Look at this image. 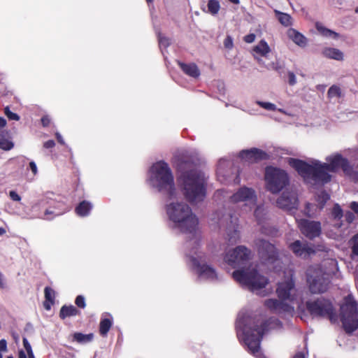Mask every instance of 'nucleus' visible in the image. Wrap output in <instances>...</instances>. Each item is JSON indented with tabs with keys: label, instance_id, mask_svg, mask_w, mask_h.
Returning a JSON list of instances; mask_svg holds the SVG:
<instances>
[{
	"label": "nucleus",
	"instance_id": "obj_1",
	"mask_svg": "<svg viewBox=\"0 0 358 358\" xmlns=\"http://www.w3.org/2000/svg\"><path fill=\"white\" fill-rule=\"evenodd\" d=\"M326 162L310 159L308 162L289 158L288 164L293 167L303 179L309 183L324 185L331 181V173H337L340 169L358 182V173L353 171L348 159L339 152L327 155Z\"/></svg>",
	"mask_w": 358,
	"mask_h": 358
},
{
	"label": "nucleus",
	"instance_id": "obj_2",
	"mask_svg": "<svg viewBox=\"0 0 358 358\" xmlns=\"http://www.w3.org/2000/svg\"><path fill=\"white\" fill-rule=\"evenodd\" d=\"M178 192L167 195L165 213L169 227L180 233L192 237L188 242L201 238L199 218L189 204L178 197Z\"/></svg>",
	"mask_w": 358,
	"mask_h": 358
},
{
	"label": "nucleus",
	"instance_id": "obj_3",
	"mask_svg": "<svg viewBox=\"0 0 358 358\" xmlns=\"http://www.w3.org/2000/svg\"><path fill=\"white\" fill-rule=\"evenodd\" d=\"M284 279L278 283L276 293L281 300L269 299L265 301V306L273 313L292 312L294 306L303 310L301 301L299 293L295 288L293 281V272L292 270L283 271Z\"/></svg>",
	"mask_w": 358,
	"mask_h": 358
},
{
	"label": "nucleus",
	"instance_id": "obj_4",
	"mask_svg": "<svg viewBox=\"0 0 358 358\" xmlns=\"http://www.w3.org/2000/svg\"><path fill=\"white\" fill-rule=\"evenodd\" d=\"M187 264L201 280L214 282L218 279L215 268L207 262L208 254L201 248V238L187 243Z\"/></svg>",
	"mask_w": 358,
	"mask_h": 358
},
{
	"label": "nucleus",
	"instance_id": "obj_5",
	"mask_svg": "<svg viewBox=\"0 0 358 358\" xmlns=\"http://www.w3.org/2000/svg\"><path fill=\"white\" fill-rule=\"evenodd\" d=\"M251 326V319L248 317L238 315L236 322L237 334L248 347V352L256 358H266L260 348V339L264 331L267 330V324L259 329H254Z\"/></svg>",
	"mask_w": 358,
	"mask_h": 358
},
{
	"label": "nucleus",
	"instance_id": "obj_6",
	"mask_svg": "<svg viewBox=\"0 0 358 358\" xmlns=\"http://www.w3.org/2000/svg\"><path fill=\"white\" fill-rule=\"evenodd\" d=\"M148 183L153 189L167 195H173L178 191L174 178L169 164L164 161L154 163L150 168Z\"/></svg>",
	"mask_w": 358,
	"mask_h": 358
},
{
	"label": "nucleus",
	"instance_id": "obj_7",
	"mask_svg": "<svg viewBox=\"0 0 358 358\" xmlns=\"http://www.w3.org/2000/svg\"><path fill=\"white\" fill-rule=\"evenodd\" d=\"M206 179V174L199 170H192L180 177L183 194L189 202L197 203L205 199Z\"/></svg>",
	"mask_w": 358,
	"mask_h": 358
},
{
	"label": "nucleus",
	"instance_id": "obj_8",
	"mask_svg": "<svg viewBox=\"0 0 358 358\" xmlns=\"http://www.w3.org/2000/svg\"><path fill=\"white\" fill-rule=\"evenodd\" d=\"M325 270L322 271L319 265L313 266L307 270V282L312 293L324 292L327 289L329 278L338 271L337 262L329 259L324 262Z\"/></svg>",
	"mask_w": 358,
	"mask_h": 358
},
{
	"label": "nucleus",
	"instance_id": "obj_9",
	"mask_svg": "<svg viewBox=\"0 0 358 358\" xmlns=\"http://www.w3.org/2000/svg\"><path fill=\"white\" fill-rule=\"evenodd\" d=\"M234 278L253 293L264 296L271 291L267 288L268 279L255 266L250 265L247 269L237 270L233 273Z\"/></svg>",
	"mask_w": 358,
	"mask_h": 358
},
{
	"label": "nucleus",
	"instance_id": "obj_10",
	"mask_svg": "<svg viewBox=\"0 0 358 358\" xmlns=\"http://www.w3.org/2000/svg\"><path fill=\"white\" fill-rule=\"evenodd\" d=\"M257 196L255 191L248 187L239 188L234 194L230 196L231 203L238 204L245 208V210H250L255 208V216L258 222L260 223L262 215H264V208L257 206Z\"/></svg>",
	"mask_w": 358,
	"mask_h": 358
},
{
	"label": "nucleus",
	"instance_id": "obj_11",
	"mask_svg": "<svg viewBox=\"0 0 358 358\" xmlns=\"http://www.w3.org/2000/svg\"><path fill=\"white\" fill-rule=\"evenodd\" d=\"M340 315L346 332L351 333L358 328L357 304L351 296L344 299L341 306Z\"/></svg>",
	"mask_w": 358,
	"mask_h": 358
},
{
	"label": "nucleus",
	"instance_id": "obj_12",
	"mask_svg": "<svg viewBox=\"0 0 358 358\" xmlns=\"http://www.w3.org/2000/svg\"><path fill=\"white\" fill-rule=\"evenodd\" d=\"M266 189L275 194L282 190L289 182L287 173L282 169L267 167L265 171Z\"/></svg>",
	"mask_w": 358,
	"mask_h": 358
},
{
	"label": "nucleus",
	"instance_id": "obj_13",
	"mask_svg": "<svg viewBox=\"0 0 358 358\" xmlns=\"http://www.w3.org/2000/svg\"><path fill=\"white\" fill-rule=\"evenodd\" d=\"M256 245L262 264L269 269H276L280 266L281 262L278 259L275 247L272 244L264 240H259Z\"/></svg>",
	"mask_w": 358,
	"mask_h": 358
},
{
	"label": "nucleus",
	"instance_id": "obj_14",
	"mask_svg": "<svg viewBox=\"0 0 358 358\" xmlns=\"http://www.w3.org/2000/svg\"><path fill=\"white\" fill-rule=\"evenodd\" d=\"M251 257V252L246 247L241 245L236 248L229 250L225 255L224 259L231 266L236 268L240 267L241 270L247 269Z\"/></svg>",
	"mask_w": 358,
	"mask_h": 358
},
{
	"label": "nucleus",
	"instance_id": "obj_15",
	"mask_svg": "<svg viewBox=\"0 0 358 358\" xmlns=\"http://www.w3.org/2000/svg\"><path fill=\"white\" fill-rule=\"evenodd\" d=\"M210 220L213 224L227 228V235L229 242L234 243L237 241L238 238V230L236 224L233 223L230 215L221 211L216 212L211 215Z\"/></svg>",
	"mask_w": 358,
	"mask_h": 358
},
{
	"label": "nucleus",
	"instance_id": "obj_16",
	"mask_svg": "<svg viewBox=\"0 0 358 358\" xmlns=\"http://www.w3.org/2000/svg\"><path fill=\"white\" fill-rule=\"evenodd\" d=\"M48 204L49 206L45 210L44 218L46 220H52L56 216L63 215L69 211V207L62 201H57L55 200H49L44 198L40 200L37 203L32 206L34 208L36 205Z\"/></svg>",
	"mask_w": 358,
	"mask_h": 358
},
{
	"label": "nucleus",
	"instance_id": "obj_17",
	"mask_svg": "<svg viewBox=\"0 0 358 358\" xmlns=\"http://www.w3.org/2000/svg\"><path fill=\"white\" fill-rule=\"evenodd\" d=\"M307 309L313 316H329L334 321L331 303L325 299H318L313 302H307Z\"/></svg>",
	"mask_w": 358,
	"mask_h": 358
},
{
	"label": "nucleus",
	"instance_id": "obj_18",
	"mask_svg": "<svg viewBox=\"0 0 358 358\" xmlns=\"http://www.w3.org/2000/svg\"><path fill=\"white\" fill-rule=\"evenodd\" d=\"M277 206L287 211L296 209L298 206L296 193L292 190H286L282 192L276 201Z\"/></svg>",
	"mask_w": 358,
	"mask_h": 358
},
{
	"label": "nucleus",
	"instance_id": "obj_19",
	"mask_svg": "<svg viewBox=\"0 0 358 358\" xmlns=\"http://www.w3.org/2000/svg\"><path fill=\"white\" fill-rule=\"evenodd\" d=\"M298 226L301 233L310 239L319 236L321 233L319 222L301 220L298 222Z\"/></svg>",
	"mask_w": 358,
	"mask_h": 358
},
{
	"label": "nucleus",
	"instance_id": "obj_20",
	"mask_svg": "<svg viewBox=\"0 0 358 358\" xmlns=\"http://www.w3.org/2000/svg\"><path fill=\"white\" fill-rule=\"evenodd\" d=\"M290 250L298 257L306 258L316 250H323L324 247L320 245L317 249H313L311 246L301 243L300 241H296L289 246Z\"/></svg>",
	"mask_w": 358,
	"mask_h": 358
},
{
	"label": "nucleus",
	"instance_id": "obj_21",
	"mask_svg": "<svg viewBox=\"0 0 358 358\" xmlns=\"http://www.w3.org/2000/svg\"><path fill=\"white\" fill-rule=\"evenodd\" d=\"M271 53V48L265 40H261L252 48V54L260 64H264L263 58L268 59Z\"/></svg>",
	"mask_w": 358,
	"mask_h": 358
},
{
	"label": "nucleus",
	"instance_id": "obj_22",
	"mask_svg": "<svg viewBox=\"0 0 358 358\" xmlns=\"http://www.w3.org/2000/svg\"><path fill=\"white\" fill-rule=\"evenodd\" d=\"M240 157L245 162L253 163L259 160L265 159L268 155L257 148L243 150L240 152Z\"/></svg>",
	"mask_w": 358,
	"mask_h": 358
},
{
	"label": "nucleus",
	"instance_id": "obj_23",
	"mask_svg": "<svg viewBox=\"0 0 358 358\" xmlns=\"http://www.w3.org/2000/svg\"><path fill=\"white\" fill-rule=\"evenodd\" d=\"M329 199V196L328 194L324 192H320V194L317 196L318 206H315L312 203L307 204L305 209V214L308 217L314 216L317 213V208L322 209L324 207L325 202Z\"/></svg>",
	"mask_w": 358,
	"mask_h": 358
},
{
	"label": "nucleus",
	"instance_id": "obj_24",
	"mask_svg": "<svg viewBox=\"0 0 358 358\" xmlns=\"http://www.w3.org/2000/svg\"><path fill=\"white\" fill-rule=\"evenodd\" d=\"M286 34L289 40L301 48H306L308 44V39L296 29H288Z\"/></svg>",
	"mask_w": 358,
	"mask_h": 358
},
{
	"label": "nucleus",
	"instance_id": "obj_25",
	"mask_svg": "<svg viewBox=\"0 0 358 358\" xmlns=\"http://www.w3.org/2000/svg\"><path fill=\"white\" fill-rule=\"evenodd\" d=\"M322 54L327 59H334L338 62H342L345 58V55L343 51L332 47H326L323 48Z\"/></svg>",
	"mask_w": 358,
	"mask_h": 358
},
{
	"label": "nucleus",
	"instance_id": "obj_26",
	"mask_svg": "<svg viewBox=\"0 0 358 358\" xmlns=\"http://www.w3.org/2000/svg\"><path fill=\"white\" fill-rule=\"evenodd\" d=\"M113 324V317L110 314L105 313L102 315L99 324V333L106 336Z\"/></svg>",
	"mask_w": 358,
	"mask_h": 358
},
{
	"label": "nucleus",
	"instance_id": "obj_27",
	"mask_svg": "<svg viewBox=\"0 0 358 358\" xmlns=\"http://www.w3.org/2000/svg\"><path fill=\"white\" fill-rule=\"evenodd\" d=\"M315 27L319 34L325 38L334 41H338L342 38L340 34L325 27L321 23H316Z\"/></svg>",
	"mask_w": 358,
	"mask_h": 358
},
{
	"label": "nucleus",
	"instance_id": "obj_28",
	"mask_svg": "<svg viewBox=\"0 0 358 358\" xmlns=\"http://www.w3.org/2000/svg\"><path fill=\"white\" fill-rule=\"evenodd\" d=\"M178 64L180 69L186 75L193 78H198L200 76V70L195 64H185L182 62H178Z\"/></svg>",
	"mask_w": 358,
	"mask_h": 358
},
{
	"label": "nucleus",
	"instance_id": "obj_29",
	"mask_svg": "<svg viewBox=\"0 0 358 358\" xmlns=\"http://www.w3.org/2000/svg\"><path fill=\"white\" fill-rule=\"evenodd\" d=\"M274 13L278 20L282 25L285 27H289L293 24L294 20L290 15L280 12L278 10H274Z\"/></svg>",
	"mask_w": 358,
	"mask_h": 358
},
{
	"label": "nucleus",
	"instance_id": "obj_30",
	"mask_svg": "<svg viewBox=\"0 0 358 358\" xmlns=\"http://www.w3.org/2000/svg\"><path fill=\"white\" fill-rule=\"evenodd\" d=\"M92 208V204L89 201H83L76 208V213L80 217L87 216Z\"/></svg>",
	"mask_w": 358,
	"mask_h": 358
},
{
	"label": "nucleus",
	"instance_id": "obj_31",
	"mask_svg": "<svg viewBox=\"0 0 358 358\" xmlns=\"http://www.w3.org/2000/svg\"><path fill=\"white\" fill-rule=\"evenodd\" d=\"M230 165V162L224 159L219 160L217 169V176L220 182H224L225 178V168Z\"/></svg>",
	"mask_w": 358,
	"mask_h": 358
},
{
	"label": "nucleus",
	"instance_id": "obj_32",
	"mask_svg": "<svg viewBox=\"0 0 358 358\" xmlns=\"http://www.w3.org/2000/svg\"><path fill=\"white\" fill-rule=\"evenodd\" d=\"M78 313L79 311L73 306H64L60 310L59 315L64 319L66 317L75 316Z\"/></svg>",
	"mask_w": 358,
	"mask_h": 358
},
{
	"label": "nucleus",
	"instance_id": "obj_33",
	"mask_svg": "<svg viewBox=\"0 0 358 358\" xmlns=\"http://www.w3.org/2000/svg\"><path fill=\"white\" fill-rule=\"evenodd\" d=\"M73 340L79 343L85 344L91 342L94 338L93 334H83L81 333H75L73 336Z\"/></svg>",
	"mask_w": 358,
	"mask_h": 358
},
{
	"label": "nucleus",
	"instance_id": "obj_34",
	"mask_svg": "<svg viewBox=\"0 0 358 358\" xmlns=\"http://www.w3.org/2000/svg\"><path fill=\"white\" fill-rule=\"evenodd\" d=\"M208 13L213 15H217L220 9V3L218 0H209L207 4Z\"/></svg>",
	"mask_w": 358,
	"mask_h": 358
},
{
	"label": "nucleus",
	"instance_id": "obj_35",
	"mask_svg": "<svg viewBox=\"0 0 358 358\" xmlns=\"http://www.w3.org/2000/svg\"><path fill=\"white\" fill-rule=\"evenodd\" d=\"M14 147V144L12 141L4 138L3 136L0 134V148L3 150H10Z\"/></svg>",
	"mask_w": 358,
	"mask_h": 358
},
{
	"label": "nucleus",
	"instance_id": "obj_36",
	"mask_svg": "<svg viewBox=\"0 0 358 358\" xmlns=\"http://www.w3.org/2000/svg\"><path fill=\"white\" fill-rule=\"evenodd\" d=\"M341 94V90L338 86L333 85L328 90V96L330 98L340 97Z\"/></svg>",
	"mask_w": 358,
	"mask_h": 358
},
{
	"label": "nucleus",
	"instance_id": "obj_37",
	"mask_svg": "<svg viewBox=\"0 0 358 358\" xmlns=\"http://www.w3.org/2000/svg\"><path fill=\"white\" fill-rule=\"evenodd\" d=\"M45 300L49 301L50 303H54L55 298V292L50 287H45Z\"/></svg>",
	"mask_w": 358,
	"mask_h": 358
},
{
	"label": "nucleus",
	"instance_id": "obj_38",
	"mask_svg": "<svg viewBox=\"0 0 358 358\" xmlns=\"http://www.w3.org/2000/svg\"><path fill=\"white\" fill-rule=\"evenodd\" d=\"M23 345L26 351L28 358H35L31 346L26 338H23Z\"/></svg>",
	"mask_w": 358,
	"mask_h": 358
},
{
	"label": "nucleus",
	"instance_id": "obj_39",
	"mask_svg": "<svg viewBox=\"0 0 358 358\" xmlns=\"http://www.w3.org/2000/svg\"><path fill=\"white\" fill-rule=\"evenodd\" d=\"M257 103L261 106L262 108L267 110H276L277 107L275 104L270 103V102H264V101H257Z\"/></svg>",
	"mask_w": 358,
	"mask_h": 358
},
{
	"label": "nucleus",
	"instance_id": "obj_40",
	"mask_svg": "<svg viewBox=\"0 0 358 358\" xmlns=\"http://www.w3.org/2000/svg\"><path fill=\"white\" fill-rule=\"evenodd\" d=\"M4 113L10 120L18 121L20 120V116L17 114L11 112L8 106H6L4 108Z\"/></svg>",
	"mask_w": 358,
	"mask_h": 358
},
{
	"label": "nucleus",
	"instance_id": "obj_41",
	"mask_svg": "<svg viewBox=\"0 0 358 358\" xmlns=\"http://www.w3.org/2000/svg\"><path fill=\"white\" fill-rule=\"evenodd\" d=\"M332 216L334 219H340L343 216V211L338 205H335L332 210Z\"/></svg>",
	"mask_w": 358,
	"mask_h": 358
},
{
	"label": "nucleus",
	"instance_id": "obj_42",
	"mask_svg": "<svg viewBox=\"0 0 358 358\" xmlns=\"http://www.w3.org/2000/svg\"><path fill=\"white\" fill-rule=\"evenodd\" d=\"M10 199L16 202H20L22 200L21 196L15 190H10L8 193Z\"/></svg>",
	"mask_w": 358,
	"mask_h": 358
},
{
	"label": "nucleus",
	"instance_id": "obj_43",
	"mask_svg": "<svg viewBox=\"0 0 358 358\" xmlns=\"http://www.w3.org/2000/svg\"><path fill=\"white\" fill-rule=\"evenodd\" d=\"M352 249L355 255H358V234L352 240Z\"/></svg>",
	"mask_w": 358,
	"mask_h": 358
},
{
	"label": "nucleus",
	"instance_id": "obj_44",
	"mask_svg": "<svg viewBox=\"0 0 358 358\" xmlns=\"http://www.w3.org/2000/svg\"><path fill=\"white\" fill-rule=\"evenodd\" d=\"M159 43L161 48H166L169 45V40L165 36H160L159 37Z\"/></svg>",
	"mask_w": 358,
	"mask_h": 358
},
{
	"label": "nucleus",
	"instance_id": "obj_45",
	"mask_svg": "<svg viewBox=\"0 0 358 358\" xmlns=\"http://www.w3.org/2000/svg\"><path fill=\"white\" fill-rule=\"evenodd\" d=\"M75 302L78 307L82 308H84L86 306L85 298L81 295H79L76 297Z\"/></svg>",
	"mask_w": 358,
	"mask_h": 358
},
{
	"label": "nucleus",
	"instance_id": "obj_46",
	"mask_svg": "<svg viewBox=\"0 0 358 358\" xmlns=\"http://www.w3.org/2000/svg\"><path fill=\"white\" fill-rule=\"evenodd\" d=\"M224 46L227 49L233 48V40L230 36H227L224 41Z\"/></svg>",
	"mask_w": 358,
	"mask_h": 358
},
{
	"label": "nucleus",
	"instance_id": "obj_47",
	"mask_svg": "<svg viewBox=\"0 0 358 358\" xmlns=\"http://www.w3.org/2000/svg\"><path fill=\"white\" fill-rule=\"evenodd\" d=\"M266 68L269 70L271 69V70L278 71L279 69H281V66L279 64V62H273V63H271V64L266 65Z\"/></svg>",
	"mask_w": 358,
	"mask_h": 358
},
{
	"label": "nucleus",
	"instance_id": "obj_48",
	"mask_svg": "<svg viewBox=\"0 0 358 358\" xmlns=\"http://www.w3.org/2000/svg\"><path fill=\"white\" fill-rule=\"evenodd\" d=\"M288 83L290 85H294L296 83V78L293 72H288Z\"/></svg>",
	"mask_w": 358,
	"mask_h": 358
},
{
	"label": "nucleus",
	"instance_id": "obj_49",
	"mask_svg": "<svg viewBox=\"0 0 358 358\" xmlns=\"http://www.w3.org/2000/svg\"><path fill=\"white\" fill-rule=\"evenodd\" d=\"M255 35L254 34H250L244 37V41L248 43H251L255 40Z\"/></svg>",
	"mask_w": 358,
	"mask_h": 358
},
{
	"label": "nucleus",
	"instance_id": "obj_50",
	"mask_svg": "<svg viewBox=\"0 0 358 358\" xmlns=\"http://www.w3.org/2000/svg\"><path fill=\"white\" fill-rule=\"evenodd\" d=\"M29 169H31L34 176H36L38 173V168L34 162H29Z\"/></svg>",
	"mask_w": 358,
	"mask_h": 358
},
{
	"label": "nucleus",
	"instance_id": "obj_51",
	"mask_svg": "<svg viewBox=\"0 0 358 358\" xmlns=\"http://www.w3.org/2000/svg\"><path fill=\"white\" fill-rule=\"evenodd\" d=\"M41 122L44 127H47L50 123V118L48 115H45L41 119Z\"/></svg>",
	"mask_w": 358,
	"mask_h": 358
},
{
	"label": "nucleus",
	"instance_id": "obj_52",
	"mask_svg": "<svg viewBox=\"0 0 358 358\" xmlns=\"http://www.w3.org/2000/svg\"><path fill=\"white\" fill-rule=\"evenodd\" d=\"M7 350V343L4 339H1L0 341V350L3 352H6Z\"/></svg>",
	"mask_w": 358,
	"mask_h": 358
},
{
	"label": "nucleus",
	"instance_id": "obj_53",
	"mask_svg": "<svg viewBox=\"0 0 358 358\" xmlns=\"http://www.w3.org/2000/svg\"><path fill=\"white\" fill-rule=\"evenodd\" d=\"M268 325H270L271 328H277L280 326V323L278 320H273Z\"/></svg>",
	"mask_w": 358,
	"mask_h": 358
},
{
	"label": "nucleus",
	"instance_id": "obj_54",
	"mask_svg": "<svg viewBox=\"0 0 358 358\" xmlns=\"http://www.w3.org/2000/svg\"><path fill=\"white\" fill-rule=\"evenodd\" d=\"M350 208L358 215V202H352L350 203Z\"/></svg>",
	"mask_w": 358,
	"mask_h": 358
},
{
	"label": "nucleus",
	"instance_id": "obj_55",
	"mask_svg": "<svg viewBox=\"0 0 358 358\" xmlns=\"http://www.w3.org/2000/svg\"><path fill=\"white\" fill-rule=\"evenodd\" d=\"M55 142L52 140H50V141L45 142L43 146L45 148H53L55 146Z\"/></svg>",
	"mask_w": 358,
	"mask_h": 358
},
{
	"label": "nucleus",
	"instance_id": "obj_56",
	"mask_svg": "<svg viewBox=\"0 0 358 358\" xmlns=\"http://www.w3.org/2000/svg\"><path fill=\"white\" fill-rule=\"evenodd\" d=\"M354 217H355V216H354L353 213L351 212H348L345 215V218L348 222H352L354 220Z\"/></svg>",
	"mask_w": 358,
	"mask_h": 358
},
{
	"label": "nucleus",
	"instance_id": "obj_57",
	"mask_svg": "<svg viewBox=\"0 0 358 358\" xmlns=\"http://www.w3.org/2000/svg\"><path fill=\"white\" fill-rule=\"evenodd\" d=\"M5 287V280L3 274L0 272V288Z\"/></svg>",
	"mask_w": 358,
	"mask_h": 358
},
{
	"label": "nucleus",
	"instance_id": "obj_58",
	"mask_svg": "<svg viewBox=\"0 0 358 358\" xmlns=\"http://www.w3.org/2000/svg\"><path fill=\"white\" fill-rule=\"evenodd\" d=\"M56 137H57V139L58 141V142L62 145L64 144V141L62 136V135L59 134V133H56Z\"/></svg>",
	"mask_w": 358,
	"mask_h": 358
},
{
	"label": "nucleus",
	"instance_id": "obj_59",
	"mask_svg": "<svg viewBox=\"0 0 358 358\" xmlns=\"http://www.w3.org/2000/svg\"><path fill=\"white\" fill-rule=\"evenodd\" d=\"M6 125V120L5 118L0 117V128L4 127Z\"/></svg>",
	"mask_w": 358,
	"mask_h": 358
},
{
	"label": "nucleus",
	"instance_id": "obj_60",
	"mask_svg": "<svg viewBox=\"0 0 358 358\" xmlns=\"http://www.w3.org/2000/svg\"><path fill=\"white\" fill-rule=\"evenodd\" d=\"M52 304L53 303H50L49 301L45 300L44 302V307L46 310H50Z\"/></svg>",
	"mask_w": 358,
	"mask_h": 358
},
{
	"label": "nucleus",
	"instance_id": "obj_61",
	"mask_svg": "<svg viewBox=\"0 0 358 358\" xmlns=\"http://www.w3.org/2000/svg\"><path fill=\"white\" fill-rule=\"evenodd\" d=\"M294 358H306V357H305V355H304L303 353H301V352H300V353L296 354V355L294 357Z\"/></svg>",
	"mask_w": 358,
	"mask_h": 358
},
{
	"label": "nucleus",
	"instance_id": "obj_62",
	"mask_svg": "<svg viewBox=\"0 0 358 358\" xmlns=\"http://www.w3.org/2000/svg\"><path fill=\"white\" fill-rule=\"evenodd\" d=\"M6 232V229L3 227H0V236L5 234Z\"/></svg>",
	"mask_w": 358,
	"mask_h": 358
},
{
	"label": "nucleus",
	"instance_id": "obj_63",
	"mask_svg": "<svg viewBox=\"0 0 358 358\" xmlns=\"http://www.w3.org/2000/svg\"><path fill=\"white\" fill-rule=\"evenodd\" d=\"M13 338H14L15 342L17 343L19 341V336L17 335H13Z\"/></svg>",
	"mask_w": 358,
	"mask_h": 358
},
{
	"label": "nucleus",
	"instance_id": "obj_64",
	"mask_svg": "<svg viewBox=\"0 0 358 358\" xmlns=\"http://www.w3.org/2000/svg\"><path fill=\"white\" fill-rule=\"evenodd\" d=\"M355 280H356V283H357V285L358 286V273H357L356 275H355Z\"/></svg>",
	"mask_w": 358,
	"mask_h": 358
}]
</instances>
